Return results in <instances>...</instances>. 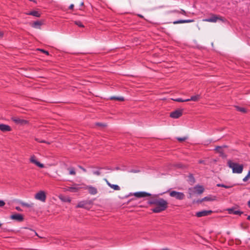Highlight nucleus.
<instances>
[{
    "mask_svg": "<svg viewBox=\"0 0 250 250\" xmlns=\"http://www.w3.org/2000/svg\"><path fill=\"white\" fill-rule=\"evenodd\" d=\"M248 220H250V216H248V218H247Z\"/></svg>",
    "mask_w": 250,
    "mask_h": 250,
    "instance_id": "de8ad7c7",
    "label": "nucleus"
},
{
    "mask_svg": "<svg viewBox=\"0 0 250 250\" xmlns=\"http://www.w3.org/2000/svg\"><path fill=\"white\" fill-rule=\"evenodd\" d=\"M38 50L40 51H41V52H43V53H45V54H46L47 55H49V52L48 51H45V50H44L43 49H38Z\"/></svg>",
    "mask_w": 250,
    "mask_h": 250,
    "instance_id": "473e14b6",
    "label": "nucleus"
},
{
    "mask_svg": "<svg viewBox=\"0 0 250 250\" xmlns=\"http://www.w3.org/2000/svg\"><path fill=\"white\" fill-rule=\"evenodd\" d=\"M16 209L17 210L19 211H22V209H21V208H20V207H16Z\"/></svg>",
    "mask_w": 250,
    "mask_h": 250,
    "instance_id": "ea45409f",
    "label": "nucleus"
},
{
    "mask_svg": "<svg viewBox=\"0 0 250 250\" xmlns=\"http://www.w3.org/2000/svg\"><path fill=\"white\" fill-rule=\"evenodd\" d=\"M200 95H196L195 96H191L190 99H186V101H188V102L190 101H197L200 99Z\"/></svg>",
    "mask_w": 250,
    "mask_h": 250,
    "instance_id": "412c9836",
    "label": "nucleus"
},
{
    "mask_svg": "<svg viewBox=\"0 0 250 250\" xmlns=\"http://www.w3.org/2000/svg\"><path fill=\"white\" fill-rule=\"evenodd\" d=\"M212 211L211 210H204L197 212L196 213V216L197 217H204V216H207L210 215L212 213Z\"/></svg>",
    "mask_w": 250,
    "mask_h": 250,
    "instance_id": "6e6552de",
    "label": "nucleus"
},
{
    "mask_svg": "<svg viewBox=\"0 0 250 250\" xmlns=\"http://www.w3.org/2000/svg\"><path fill=\"white\" fill-rule=\"evenodd\" d=\"M3 32L1 31H0V38H1L3 36Z\"/></svg>",
    "mask_w": 250,
    "mask_h": 250,
    "instance_id": "37998d69",
    "label": "nucleus"
},
{
    "mask_svg": "<svg viewBox=\"0 0 250 250\" xmlns=\"http://www.w3.org/2000/svg\"><path fill=\"white\" fill-rule=\"evenodd\" d=\"M215 200V197L212 198L211 197L208 196V197H205L204 198H203L200 202H202V201H214Z\"/></svg>",
    "mask_w": 250,
    "mask_h": 250,
    "instance_id": "393cba45",
    "label": "nucleus"
},
{
    "mask_svg": "<svg viewBox=\"0 0 250 250\" xmlns=\"http://www.w3.org/2000/svg\"><path fill=\"white\" fill-rule=\"evenodd\" d=\"M29 14L36 17H40L41 16L40 13L37 11H31L29 13Z\"/></svg>",
    "mask_w": 250,
    "mask_h": 250,
    "instance_id": "5701e85b",
    "label": "nucleus"
},
{
    "mask_svg": "<svg viewBox=\"0 0 250 250\" xmlns=\"http://www.w3.org/2000/svg\"><path fill=\"white\" fill-rule=\"evenodd\" d=\"M30 162L33 164H34L35 165H36L37 166L39 167H41V168H43L44 167V165L43 164H41L39 162H38L36 159V157L34 155H32L31 157H30Z\"/></svg>",
    "mask_w": 250,
    "mask_h": 250,
    "instance_id": "1a4fd4ad",
    "label": "nucleus"
},
{
    "mask_svg": "<svg viewBox=\"0 0 250 250\" xmlns=\"http://www.w3.org/2000/svg\"><path fill=\"white\" fill-rule=\"evenodd\" d=\"M221 148V147H220V146H218V147H217L216 148V150H219V149H220Z\"/></svg>",
    "mask_w": 250,
    "mask_h": 250,
    "instance_id": "c03bdc74",
    "label": "nucleus"
},
{
    "mask_svg": "<svg viewBox=\"0 0 250 250\" xmlns=\"http://www.w3.org/2000/svg\"><path fill=\"white\" fill-rule=\"evenodd\" d=\"M21 204L22 206H24V207H30V205H29L28 204L26 203H24V202H21Z\"/></svg>",
    "mask_w": 250,
    "mask_h": 250,
    "instance_id": "2f4dec72",
    "label": "nucleus"
},
{
    "mask_svg": "<svg viewBox=\"0 0 250 250\" xmlns=\"http://www.w3.org/2000/svg\"><path fill=\"white\" fill-rule=\"evenodd\" d=\"M228 167L232 169L233 173L240 174L243 170V165L233 162L231 160H229L227 162Z\"/></svg>",
    "mask_w": 250,
    "mask_h": 250,
    "instance_id": "f03ea898",
    "label": "nucleus"
},
{
    "mask_svg": "<svg viewBox=\"0 0 250 250\" xmlns=\"http://www.w3.org/2000/svg\"><path fill=\"white\" fill-rule=\"evenodd\" d=\"M105 181L106 182L107 185L110 187L111 188L115 190H120V187L117 185H114L111 184L109 182V181L105 179Z\"/></svg>",
    "mask_w": 250,
    "mask_h": 250,
    "instance_id": "dca6fc26",
    "label": "nucleus"
},
{
    "mask_svg": "<svg viewBox=\"0 0 250 250\" xmlns=\"http://www.w3.org/2000/svg\"><path fill=\"white\" fill-rule=\"evenodd\" d=\"M174 101L177 102H188V101H186L185 100H183L181 98H177L175 99H173Z\"/></svg>",
    "mask_w": 250,
    "mask_h": 250,
    "instance_id": "c756f323",
    "label": "nucleus"
},
{
    "mask_svg": "<svg viewBox=\"0 0 250 250\" xmlns=\"http://www.w3.org/2000/svg\"><path fill=\"white\" fill-rule=\"evenodd\" d=\"M35 198L38 200L44 202L46 198V193L44 191L41 190L35 194Z\"/></svg>",
    "mask_w": 250,
    "mask_h": 250,
    "instance_id": "39448f33",
    "label": "nucleus"
},
{
    "mask_svg": "<svg viewBox=\"0 0 250 250\" xmlns=\"http://www.w3.org/2000/svg\"><path fill=\"white\" fill-rule=\"evenodd\" d=\"M12 120L17 125H23L28 123V121L23 119L20 118L18 117H12L11 118Z\"/></svg>",
    "mask_w": 250,
    "mask_h": 250,
    "instance_id": "423d86ee",
    "label": "nucleus"
},
{
    "mask_svg": "<svg viewBox=\"0 0 250 250\" xmlns=\"http://www.w3.org/2000/svg\"><path fill=\"white\" fill-rule=\"evenodd\" d=\"M193 189L195 190L194 192L197 193L198 194H201L203 192L204 188L203 187L201 186H196Z\"/></svg>",
    "mask_w": 250,
    "mask_h": 250,
    "instance_id": "a211bd4d",
    "label": "nucleus"
},
{
    "mask_svg": "<svg viewBox=\"0 0 250 250\" xmlns=\"http://www.w3.org/2000/svg\"><path fill=\"white\" fill-rule=\"evenodd\" d=\"M75 24L78 25L79 27H83L84 25L83 24V23L80 21H75Z\"/></svg>",
    "mask_w": 250,
    "mask_h": 250,
    "instance_id": "c85d7f7f",
    "label": "nucleus"
},
{
    "mask_svg": "<svg viewBox=\"0 0 250 250\" xmlns=\"http://www.w3.org/2000/svg\"><path fill=\"white\" fill-rule=\"evenodd\" d=\"M34 233L36 234V235H37V232H34Z\"/></svg>",
    "mask_w": 250,
    "mask_h": 250,
    "instance_id": "3c124183",
    "label": "nucleus"
},
{
    "mask_svg": "<svg viewBox=\"0 0 250 250\" xmlns=\"http://www.w3.org/2000/svg\"><path fill=\"white\" fill-rule=\"evenodd\" d=\"M183 114V109H179L172 112L170 114V117L172 118L177 119L181 117Z\"/></svg>",
    "mask_w": 250,
    "mask_h": 250,
    "instance_id": "0eeeda50",
    "label": "nucleus"
},
{
    "mask_svg": "<svg viewBox=\"0 0 250 250\" xmlns=\"http://www.w3.org/2000/svg\"><path fill=\"white\" fill-rule=\"evenodd\" d=\"M41 25L42 23L40 21H37L33 23L32 26L34 28L40 29Z\"/></svg>",
    "mask_w": 250,
    "mask_h": 250,
    "instance_id": "4be33fe9",
    "label": "nucleus"
},
{
    "mask_svg": "<svg viewBox=\"0 0 250 250\" xmlns=\"http://www.w3.org/2000/svg\"><path fill=\"white\" fill-rule=\"evenodd\" d=\"M1 226V224L0 223V227Z\"/></svg>",
    "mask_w": 250,
    "mask_h": 250,
    "instance_id": "603ef678",
    "label": "nucleus"
},
{
    "mask_svg": "<svg viewBox=\"0 0 250 250\" xmlns=\"http://www.w3.org/2000/svg\"><path fill=\"white\" fill-rule=\"evenodd\" d=\"M217 186L218 187H223L226 188H232L233 187V185L218 184H217Z\"/></svg>",
    "mask_w": 250,
    "mask_h": 250,
    "instance_id": "b1692460",
    "label": "nucleus"
},
{
    "mask_svg": "<svg viewBox=\"0 0 250 250\" xmlns=\"http://www.w3.org/2000/svg\"><path fill=\"white\" fill-rule=\"evenodd\" d=\"M10 218L13 220H15L19 222H21L23 220L22 215L20 214H13L11 216Z\"/></svg>",
    "mask_w": 250,
    "mask_h": 250,
    "instance_id": "4468645a",
    "label": "nucleus"
},
{
    "mask_svg": "<svg viewBox=\"0 0 250 250\" xmlns=\"http://www.w3.org/2000/svg\"><path fill=\"white\" fill-rule=\"evenodd\" d=\"M218 20H220L223 22L225 21V20L223 17L216 15H212L210 18L203 19V21L210 22H216Z\"/></svg>",
    "mask_w": 250,
    "mask_h": 250,
    "instance_id": "7ed1b4c3",
    "label": "nucleus"
},
{
    "mask_svg": "<svg viewBox=\"0 0 250 250\" xmlns=\"http://www.w3.org/2000/svg\"><path fill=\"white\" fill-rule=\"evenodd\" d=\"M85 189H87L88 191V192L92 195H95L97 193V189L91 186H86L85 188Z\"/></svg>",
    "mask_w": 250,
    "mask_h": 250,
    "instance_id": "f8f14e48",
    "label": "nucleus"
},
{
    "mask_svg": "<svg viewBox=\"0 0 250 250\" xmlns=\"http://www.w3.org/2000/svg\"><path fill=\"white\" fill-rule=\"evenodd\" d=\"M236 108L237 109V110L238 111L243 112V113H246L247 112L246 108H245L244 107L236 106Z\"/></svg>",
    "mask_w": 250,
    "mask_h": 250,
    "instance_id": "a878e982",
    "label": "nucleus"
},
{
    "mask_svg": "<svg viewBox=\"0 0 250 250\" xmlns=\"http://www.w3.org/2000/svg\"><path fill=\"white\" fill-rule=\"evenodd\" d=\"M169 195L172 197H174L176 199L180 200H183L185 197V195L183 192L174 190L169 192Z\"/></svg>",
    "mask_w": 250,
    "mask_h": 250,
    "instance_id": "20e7f679",
    "label": "nucleus"
},
{
    "mask_svg": "<svg viewBox=\"0 0 250 250\" xmlns=\"http://www.w3.org/2000/svg\"><path fill=\"white\" fill-rule=\"evenodd\" d=\"M80 188H81L79 187L78 185H75L73 187H69L67 188L66 190L70 192H77Z\"/></svg>",
    "mask_w": 250,
    "mask_h": 250,
    "instance_id": "ddd939ff",
    "label": "nucleus"
},
{
    "mask_svg": "<svg viewBox=\"0 0 250 250\" xmlns=\"http://www.w3.org/2000/svg\"><path fill=\"white\" fill-rule=\"evenodd\" d=\"M140 171L139 170L131 169L129 171L130 172L137 173Z\"/></svg>",
    "mask_w": 250,
    "mask_h": 250,
    "instance_id": "e433bc0d",
    "label": "nucleus"
},
{
    "mask_svg": "<svg viewBox=\"0 0 250 250\" xmlns=\"http://www.w3.org/2000/svg\"><path fill=\"white\" fill-rule=\"evenodd\" d=\"M80 167L83 169V171H86L85 169H84V168H82V167Z\"/></svg>",
    "mask_w": 250,
    "mask_h": 250,
    "instance_id": "49530a36",
    "label": "nucleus"
},
{
    "mask_svg": "<svg viewBox=\"0 0 250 250\" xmlns=\"http://www.w3.org/2000/svg\"><path fill=\"white\" fill-rule=\"evenodd\" d=\"M180 13H181V14H183V15H186V11H185V10H183V9H182V10H181Z\"/></svg>",
    "mask_w": 250,
    "mask_h": 250,
    "instance_id": "4c0bfd02",
    "label": "nucleus"
},
{
    "mask_svg": "<svg viewBox=\"0 0 250 250\" xmlns=\"http://www.w3.org/2000/svg\"><path fill=\"white\" fill-rule=\"evenodd\" d=\"M36 140L40 143H46L45 141H43V140H40V139H36Z\"/></svg>",
    "mask_w": 250,
    "mask_h": 250,
    "instance_id": "58836bf2",
    "label": "nucleus"
},
{
    "mask_svg": "<svg viewBox=\"0 0 250 250\" xmlns=\"http://www.w3.org/2000/svg\"><path fill=\"white\" fill-rule=\"evenodd\" d=\"M163 250H169L168 249H164Z\"/></svg>",
    "mask_w": 250,
    "mask_h": 250,
    "instance_id": "8fccbe9b",
    "label": "nucleus"
},
{
    "mask_svg": "<svg viewBox=\"0 0 250 250\" xmlns=\"http://www.w3.org/2000/svg\"><path fill=\"white\" fill-rule=\"evenodd\" d=\"M93 173L96 175H100L101 174V172L99 170H95L93 171Z\"/></svg>",
    "mask_w": 250,
    "mask_h": 250,
    "instance_id": "72a5a7b5",
    "label": "nucleus"
},
{
    "mask_svg": "<svg viewBox=\"0 0 250 250\" xmlns=\"http://www.w3.org/2000/svg\"><path fill=\"white\" fill-rule=\"evenodd\" d=\"M69 170V174L75 175L76 174V172L75 169L73 167L68 168Z\"/></svg>",
    "mask_w": 250,
    "mask_h": 250,
    "instance_id": "cd10ccee",
    "label": "nucleus"
},
{
    "mask_svg": "<svg viewBox=\"0 0 250 250\" xmlns=\"http://www.w3.org/2000/svg\"><path fill=\"white\" fill-rule=\"evenodd\" d=\"M177 139L180 142H183L186 140L187 139V137H178L177 138Z\"/></svg>",
    "mask_w": 250,
    "mask_h": 250,
    "instance_id": "7c9ffc66",
    "label": "nucleus"
},
{
    "mask_svg": "<svg viewBox=\"0 0 250 250\" xmlns=\"http://www.w3.org/2000/svg\"><path fill=\"white\" fill-rule=\"evenodd\" d=\"M0 130L4 132L10 131L11 130V128L8 125L5 124H0Z\"/></svg>",
    "mask_w": 250,
    "mask_h": 250,
    "instance_id": "2eb2a0df",
    "label": "nucleus"
},
{
    "mask_svg": "<svg viewBox=\"0 0 250 250\" xmlns=\"http://www.w3.org/2000/svg\"><path fill=\"white\" fill-rule=\"evenodd\" d=\"M133 195L138 198L144 197L146 196H149L151 194L146 192H137L134 193Z\"/></svg>",
    "mask_w": 250,
    "mask_h": 250,
    "instance_id": "9b49d317",
    "label": "nucleus"
},
{
    "mask_svg": "<svg viewBox=\"0 0 250 250\" xmlns=\"http://www.w3.org/2000/svg\"><path fill=\"white\" fill-rule=\"evenodd\" d=\"M96 125H98V126H104V125L102 123H98L96 124Z\"/></svg>",
    "mask_w": 250,
    "mask_h": 250,
    "instance_id": "a19ab883",
    "label": "nucleus"
},
{
    "mask_svg": "<svg viewBox=\"0 0 250 250\" xmlns=\"http://www.w3.org/2000/svg\"><path fill=\"white\" fill-rule=\"evenodd\" d=\"M250 178V176H249V175L247 174V175H246V176H245V177L243 178V181L244 182H246V181H247L248 180V179H249Z\"/></svg>",
    "mask_w": 250,
    "mask_h": 250,
    "instance_id": "f704fd0d",
    "label": "nucleus"
},
{
    "mask_svg": "<svg viewBox=\"0 0 250 250\" xmlns=\"http://www.w3.org/2000/svg\"><path fill=\"white\" fill-rule=\"evenodd\" d=\"M110 99H114L119 101H124V98L122 97H112L110 98Z\"/></svg>",
    "mask_w": 250,
    "mask_h": 250,
    "instance_id": "bb28decb",
    "label": "nucleus"
},
{
    "mask_svg": "<svg viewBox=\"0 0 250 250\" xmlns=\"http://www.w3.org/2000/svg\"><path fill=\"white\" fill-rule=\"evenodd\" d=\"M228 210L229 211V214H233L235 215H241V214H242V212L238 210H237L234 208H229L228 209Z\"/></svg>",
    "mask_w": 250,
    "mask_h": 250,
    "instance_id": "f3484780",
    "label": "nucleus"
},
{
    "mask_svg": "<svg viewBox=\"0 0 250 250\" xmlns=\"http://www.w3.org/2000/svg\"><path fill=\"white\" fill-rule=\"evenodd\" d=\"M74 7V5L73 4H71L70 6H69V9H73Z\"/></svg>",
    "mask_w": 250,
    "mask_h": 250,
    "instance_id": "79ce46f5",
    "label": "nucleus"
},
{
    "mask_svg": "<svg viewBox=\"0 0 250 250\" xmlns=\"http://www.w3.org/2000/svg\"><path fill=\"white\" fill-rule=\"evenodd\" d=\"M91 203L90 202L87 201H83L79 202L77 206H76L77 208H88L87 205H90Z\"/></svg>",
    "mask_w": 250,
    "mask_h": 250,
    "instance_id": "9d476101",
    "label": "nucleus"
},
{
    "mask_svg": "<svg viewBox=\"0 0 250 250\" xmlns=\"http://www.w3.org/2000/svg\"><path fill=\"white\" fill-rule=\"evenodd\" d=\"M248 206L249 207V208H250V200L249 201V202L248 203Z\"/></svg>",
    "mask_w": 250,
    "mask_h": 250,
    "instance_id": "a18cd8bd",
    "label": "nucleus"
},
{
    "mask_svg": "<svg viewBox=\"0 0 250 250\" xmlns=\"http://www.w3.org/2000/svg\"><path fill=\"white\" fill-rule=\"evenodd\" d=\"M4 205H5L4 202L2 200H0V207H2L4 206Z\"/></svg>",
    "mask_w": 250,
    "mask_h": 250,
    "instance_id": "c9c22d12",
    "label": "nucleus"
},
{
    "mask_svg": "<svg viewBox=\"0 0 250 250\" xmlns=\"http://www.w3.org/2000/svg\"><path fill=\"white\" fill-rule=\"evenodd\" d=\"M199 163H203V161H199Z\"/></svg>",
    "mask_w": 250,
    "mask_h": 250,
    "instance_id": "09e8293b",
    "label": "nucleus"
},
{
    "mask_svg": "<svg viewBox=\"0 0 250 250\" xmlns=\"http://www.w3.org/2000/svg\"><path fill=\"white\" fill-rule=\"evenodd\" d=\"M149 204L154 206L152 211L154 213H159L165 210L167 208V202L163 198H156L149 201Z\"/></svg>",
    "mask_w": 250,
    "mask_h": 250,
    "instance_id": "f257e3e1",
    "label": "nucleus"
},
{
    "mask_svg": "<svg viewBox=\"0 0 250 250\" xmlns=\"http://www.w3.org/2000/svg\"><path fill=\"white\" fill-rule=\"evenodd\" d=\"M59 199L62 202L70 203L71 201V198L69 196H65L63 195H60Z\"/></svg>",
    "mask_w": 250,
    "mask_h": 250,
    "instance_id": "6ab92c4d",
    "label": "nucleus"
},
{
    "mask_svg": "<svg viewBox=\"0 0 250 250\" xmlns=\"http://www.w3.org/2000/svg\"><path fill=\"white\" fill-rule=\"evenodd\" d=\"M192 21H193L192 20H181L175 21L173 23V24H178V23H188V22H191Z\"/></svg>",
    "mask_w": 250,
    "mask_h": 250,
    "instance_id": "aec40b11",
    "label": "nucleus"
}]
</instances>
